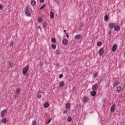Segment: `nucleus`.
Wrapping results in <instances>:
<instances>
[{"label": "nucleus", "instance_id": "f257e3e1", "mask_svg": "<svg viewBox=\"0 0 125 125\" xmlns=\"http://www.w3.org/2000/svg\"><path fill=\"white\" fill-rule=\"evenodd\" d=\"M30 68V66L26 65L25 66V67L22 70V74L23 75H26L27 74V72H28V70H29V68Z\"/></svg>", "mask_w": 125, "mask_h": 125}, {"label": "nucleus", "instance_id": "f03ea898", "mask_svg": "<svg viewBox=\"0 0 125 125\" xmlns=\"http://www.w3.org/2000/svg\"><path fill=\"white\" fill-rule=\"evenodd\" d=\"M25 15H26V16H31V12H30V10H29V9H28V8H26L25 10Z\"/></svg>", "mask_w": 125, "mask_h": 125}, {"label": "nucleus", "instance_id": "7ed1b4c3", "mask_svg": "<svg viewBox=\"0 0 125 125\" xmlns=\"http://www.w3.org/2000/svg\"><path fill=\"white\" fill-rule=\"evenodd\" d=\"M118 49V45L117 44H115L113 45L112 48V52H115Z\"/></svg>", "mask_w": 125, "mask_h": 125}, {"label": "nucleus", "instance_id": "20e7f679", "mask_svg": "<svg viewBox=\"0 0 125 125\" xmlns=\"http://www.w3.org/2000/svg\"><path fill=\"white\" fill-rule=\"evenodd\" d=\"M99 54L100 56H102L104 54V48H101L99 51Z\"/></svg>", "mask_w": 125, "mask_h": 125}, {"label": "nucleus", "instance_id": "39448f33", "mask_svg": "<svg viewBox=\"0 0 125 125\" xmlns=\"http://www.w3.org/2000/svg\"><path fill=\"white\" fill-rule=\"evenodd\" d=\"M115 110H116V105L113 104L110 107V112L111 113H113V112H115Z\"/></svg>", "mask_w": 125, "mask_h": 125}, {"label": "nucleus", "instance_id": "423d86ee", "mask_svg": "<svg viewBox=\"0 0 125 125\" xmlns=\"http://www.w3.org/2000/svg\"><path fill=\"white\" fill-rule=\"evenodd\" d=\"M21 92V89L17 88L16 91L17 94H16L15 97H17V96H18V95H19V94H20Z\"/></svg>", "mask_w": 125, "mask_h": 125}, {"label": "nucleus", "instance_id": "0eeeda50", "mask_svg": "<svg viewBox=\"0 0 125 125\" xmlns=\"http://www.w3.org/2000/svg\"><path fill=\"white\" fill-rule=\"evenodd\" d=\"M7 112V109H4L3 110H2L1 111V117L2 118H4V115H5V112Z\"/></svg>", "mask_w": 125, "mask_h": 125}, {"label": "nucleus", "instance_id": "6e6552de", "mask_svg": "<svg viewBox=\"0 0 125 125\" xmlns=\"http://www.w3.org/2000/svg\"><path fill=\"white\" fill-rule=\"evenodd\" d=\"M54 13L51 11L50 12V18H51V19H53V18H54Z\"/></svg>", "mask_w": 125, "mask_h": 125}, {"label": "nucleus", "instance_id": "1a4fd4ad", "mask_svg": "<svg viewBox=\"0 0 125 125\" xmlns=\"http://www.w3.org/2000/svg\"><path fill=\"white\" fill-rule=\"evenodd\" d=\"M114 30L115 31H116V32H118L119 30H121V27H120L119 25H116L114 27Z\"/></svg>", "mask_w": 125, "mask_h": 125}, {"label": "nucleus", "instance_id": "9d476101", "mask_svg": "<svg viewBox=\"0 0 125 125\" xmlns=\"http://www.w3.org/2000/svg\"><path fill=\"white\" fill-rule=\"evenodd\" d=\"M98 88V84H95L92 86L93 90H96Z\"/></svg>", "mask_w": 125, "mask_h": 125}, {"label": "nucleus", "instance_id": "9b49d317", "mask_svg": "<svg viewBox=\"0 0 125 125\" xmlns=\"http://www.w3.org/2000/svg\"><path fill=\"white\" fill-rule=\"evenodd\" d=\"M37 97L39 99H41V98H42V92L40 90L38 91Z\"/></svg>", "mask_w": 125, "mask_h": 125}, {"label": "nucleus", "instance_id": "f8f14e48", "mask_svg": "<svg viewBox=\"0 0 125 125\" xmlns=\"http://www.w3.org/2000/svg\"><path fill=\"white\" fill-rule=\"evenodd\" d=\"M62 43L64 44V45H67V44H68V40L63 39L62 40Z\"/></svg>", "mask_w": 125, "mask_h": 125}, {"label": "nucleus", "instance_id": "ddd939ff", "mask_svg": "<svg viewBox=\"0 0 125 125\" xmlns=\"http://www.w3.org/2000/svg\"><path fill=\"white\" fill-rule=\"evenodd\" d=\"M64 84H65V82H64L63 81H61L59 84L60 87H62V86H64Z\"/></svg>", "mask_w": 125, "mask_h": 125}, {"label": "nucleus", "instance_id": "4468645a", "mask_svg": "<svg viewBox=\"0 0 125 125\" xmlns=\"http://www.w3.org/2000/svg\"><path fill=\"white\" fill-rule=\"evenodd\" d=\"M117 90L118 93H121V92L122 91V86H119L117 88Z\"/></svg>", "mask_w": 125, "mask_h": 125}, {"label": "nucleus", "instance_id": "2eb2a0df", "mask_svg": "<svg viewBox=\"0 0 125 125\" xmlns=\"http://www.w3.org/2000/svg\"><path fill=\"white\" fill-rule=\"evenodd\" d=\"M115 23L114 22H111L109 24V27L111 28V29H113V28H115Z\"/></svg>", "mask_w": 125, "mask_h": 125}, {"label": "nucleus", "instance_id": "dca6fc26", "mask_svg": "<svg viewBox=\"0 0 125 125\" xmlns=\"http://www.w3.org/2000/svg\"><path fill=\"white\" fill-rule=\"evenodd\" d=\"M81 38H82V35L80 34L77 35L75 37V39H76V40H80Z\"/></svg>", "mask_w": 125, "mask_h": 125}, {"label": "nucleus", "instance_id": "f3484780", "mask_svg": "<svg viewBox=\"0 0 125 125\" xmlns=\"http://www.w3.org/2000/svg\"><path fill=\"white\" fill-rule=\"evenodd\" d=\"M113 86H117V85H119V82L115 81L113 83Z\"/></svg>", "mask_w": 125, "mask_h": 125}, {"label": "nucleus", "instance_id": "a211bd4d", "mask_svg": "<svg viewBox=\"0 0 125 125\" xmlns=\"http://www.w3.org/2000/svg\"><path fill=\"white\" fill-rule=\"evenodd\" d=\"M31 5L35 6L37 4V2H36V0H32L31 1Z\"/></svg>", "mask_w": 125, "mask_h": 125}, {"label": "nucleus", "instance_id": "6ab92c4d", "mask_svg": "<svg viewBox=\"0 0 125 125\" xmlns=\"http://www.w3.org/2000/svg\"><path fill=\"white\" fill-rule=\"evenodd\" d=\"M83 100L84 103H87V102H88V98L85 97L83 98Z\"/></svg>", "mask_w": 125, "mask_h": 125}, {"label": "nucleus", "instance_id": "aec40b11", "mask_svg": "<svg viewBox=\"0 0 125 125\" xmlns=\"http://www.w3.org/2000/svg\"><path fill=\"white\" fill-rule=\"evenodd\" d=\"M44 107L45 108H48V107H49V104H48V103H45L44 104Z\"/></svg>", "mask_w": 125, "mask_h": 125}, {"label": "nucleus", "instance_id": "412c9836", "mask_svg": "<svg viewBox=\"0 0 125 125\" xmlns=\"http://www.w3.org/2000/svg\"><path fill=\"white\" fill-rule=\"evenodd\" d=\"M65 107H66V109H70V108L71 107V104H70L69 103H67L66 104Z\"/></svg>", "mask_w": 125, "mask_h": 125}, {"label": "nucleus", "instance_id": "4be33fe9", "mask_svg": "<svg viewBox=\"0 0 125 125\" xmlns=\"http://www.w3.org/2000/svg\"><path fill=\"white\" fill-rule=\"evenodd\" d=\"M91 95L92 96H95V95H96V91H92L91 93Z\"/></svg>", "mask_w": 125, "mask_h": 125}, {"label": "nucleus", "instance_id": "5701e85b", "mask_svg": "<svg viewBox=\"0 0 125 125\" xmlns=\"http://www.w3.org/2000/svg\"><path fill=\"white\" fill-rule=\"evenodd\" d=\"M97 44L98 46H101V45H102V42L100 41H99L97 42Z\"/></svg>", "mask_w": 125, "mask_h": 125}, {"label": "nucleus", "instance_id": "b1692460", "mask_svg": "<svg viewBox=\"0 0 125 125\" xmlns=\"http://www.w3.org/2000/svg\"><path fill=\"white\" fill-rule=\"evenodd\" d=\"M108 19H109V16L105 15V16L104 17V21H107V20H108Z\"/></svg>", "mask_w": 125, "mask_h": 125}, {"label": "nucleus", "instance_id": "393cba45", "mask_svg": "<svg viewBox=\"0 0 125 125\" xmlns=\"http://www.w3.org/2000/svg\"><path fill=\"white\" fill-rule=\"evenodd\" d=\"M31 125H37V121L36 120L32 121Z\"/></svg>", "mask_w": 125, "mask_h": 125}, {"label": "nucleus", "instance_id": "a878e982", "mask_svg": "<svg viewBox=\"0 0 125 125\" xmlns=\"http://www.w3.org/2000/svg\"><path fill=\"white\" fill-rule=\"evenodd\" d=\"M38 22H39V23H42V18L41 17H40L38 19Z\"/></svg>", "mask_w": 125, "mask_h": 125}, {"label": "nucleus", "instance_id": "bb28decb", "mask_svg": "<svg viewBox=\"0 0 125 125\" xmlns=\"http://www.w3.org/2000/svg\"><path fill=\"white\" fill-rule=\"evenodd\" d=\"M2 122L3 124H6L7 120L6 119V118H3L2 120Z\"/></svg>", "mask_w": 125, "mask_h": 125}, {"label": "nucleus", "instance_id": "cd10ccee", "mask_svg": "<svg viewBox=\"0 0 125 125\" xmlns=\"http://www.w3.org/2000/svg\"><path fill=\"white\" fill-rule=\"evenodd\" d=\"M56 54H57V55L60 54V50H56Z\"/></svg>", "mask_w": 125, "mask_h": 125}, {"label": "nucleus", "instance_id": "c85d7f7f", "mask_svg": "<svg viewBox=\"0 0 125 125\" xmlns=\"http://www.w3.org/2000/svg\"><path fill=\"white\" fill-rule=\"evenodd\" d=\"M52 46V48H53V49H55V48H56V45L53 44L51 45Z\"/></svg>", "mask_w": 125, "mask_h": 125}, {"label": "nucleus", "instance_id": "c756f323", "mask_svg": "<svg viewBox=\"0 0 125 125\" xmlns=\"http://www.w3.org/2000/svg\"><path fill=\"white\" fill-rule=\"evenodd\" d=\"M97 76H98V73L95 72V73H94V75H93L94 78H96Z\"/></svg>", "mask_w": 125, "mask_h": 125}, {"label": "nucleus", "instance_id": "7c9ffc66", "mask_svg": "<svg viewBox=\"0 0 125 125\" xmlns=\"http://www.w3.org/2000/svg\"><path fill=\"white\" fill-rule=\"evenodd\" d=\"M43 27L45 29L46 28V22H43L42 24Z\"/></svg>", "mask_w": 125, "mask_h": 125}, {"label": "nucleus", "instance_id": "2f4dec72", "mask_svg": "<svg viewBox=\"0 0 125 125\" xmlns=\"http://www.w3.org/2000/svg\"><path fill=\"white\" fill-rule=\"evenodd\" d=\"M14 45V42L13 41H11L10 43V46H13Z\"/></svg>", "mask_w": 125, "mask_h": 125}, {"label": "nucleus", "instance_id": "473e14b6", "mask_svg": "<svg viewBox=\"0 0 125 125\" xmlns=\"http://www.w3.org/2000/svg\"><path fill=\"white\" fill-rule=\"evenodd\" d=\"M67 121H68V122H72V117H68L67 118Z\"/></svg>", "mask_w": 125, "mask_h": 125}, {"label": "nucleus", "instance_id": "72a5a7b5", "mask_svg": "<svg viewBox=\"0 0 125 125\" xmlns=\"http://www.w3.org/2000/svg\"><path fill=\"white\" fill-rule=\"evenodd\" d=\"M51 41L52 42H56V39L55 38H52Z\"/></svg>", "mask_w": 125, "mask_h": 125}, {"label": "nucleus", "instance_id": "f704fd0d", "mask_svg": "<svg viewBox=\"0 0 125 125\" xmlns=\"http://www.w3.org/2000/svg\"><path fill=\"white\" fill-rule=\"evenodd\" d=\"M45 7V4H44L40 8V10L44 8Z\"/></svg>", "mask_w": 125, "mask_h": 125}, {"label": "nucleus", "instance_id": "c9c22d12", "mask_svg": "<svg viewBox=\"0 0 125 125\" xmlns=\"http://www.w3.org/2000/svg\"><path fill=\"white\" fill-rule=\"evenodd\" d=\"M3 8V5L2 4H0V10L2 9Z\"/></svg>", "mask_w": 125, "mask_h": 125}, {"label": "nucleus", "instance_id": "e433bc0d", "mask_svg": "<svg viewBox=\"0 0 125 125\" xmlns=\"http://www.w3.org/2000/svg\"><path fill=\"white\" fill-rule=\"evenodd\" d=\"M59 78L60 79H62V78H63V74H60Z\"/></svg>", "mask_w": 125, "mask_h": 125}, {"label": "nucleus", "instance_id": "4c0bfd02", "mask_svg": "<svg viewBox=\"0 0 125 125\" xmlns=\"http://www.w3.org/2000/svg\"><path fill=\"white\" fill-rule=\"evenodd\" d=\"M50 122H51V119H50L48 122H47V125H48V124H49V123H50Z\"/></svg>", "mask_w": 125, "mask_h": 125}, {"label": "nucleus", "instance_id": "58836bf2", "mask_svg": "<svg viewBox=\"0 0 125 125\" xmlns=\"http://www.w3.org/2000/svg\"><path fill=\"white\" fill-rule=\"evenodd\" d=\"M111 34H112V31H109L108 32V35H111Z\"/></svg>", "mask_w": 125, "mask_h": 125}, {"label": "nucleus", "instance_id": "ea45409f", "mask_svg": "<svg viewBox=\"0 0 125 125\" xmlns=\"http://www.w3.org/2000/svg\"><path fill=\"white\" fill-rule=\"evenodd\" d=\"M67 112H68V110H64L63 111V114H66V113H67Z\"/></svg>", "mask_w": 125, "mask_h": 125}, {"label": "nucleus", "instance_id": "a19ab883", "mask_svg": "<svg viewBox=\"0 0 125 125\" xmlns=\"http://www.w3.org/2000/svg\"><path fill=\"white\" fill-rule=\"evenodd\" d=\"M9 65H10V66H11V67H12V62H10Z\"/></svg>", "mask_w": 125, "mask_h": 125}, {"label": "nucleus", "instance_id": "79ce46f5", "mask_svg": "<svg viewBox=\"0 0 125 125\" xmlns=\"http://www.w3.org/2000/svg\"><path fill=\"white\" fill-rule=\"evenodd\" d=\"M40 2H43L44 1V0H40Z\"/></svg>", "mask_w": 125, "mask_h": 125}, {"label": "nucleus", "instance_id": "37998d69", "mask_svg": "<svg viewBox=\"0 0 125 125\" xmlns=\"http://www.w3.org/2000/svg\"><path fill=\"white\" fill-rule=\"evenodd\" d=\"M65 34H66L67 38H69V35H68V34L66 32H65Z\"/></svg>", "mask_w": 125, "mask_h": 125}, {"label": "nucleus", "instance_id": "c03bdc74", "mask_svg": "<svg viewBox=\"0 0 125 125\" xmlns=\"http://www.w3.org/2000/svg\"><path fill=\"white\" fill-rule=\"evenodd\" d=\"M38 28H39V29H40V30H42V27L39 26Z\"/></svg>", "mask_w": 125, "mask_h": 125}, {"label": "nucleus", "instance_id": "a18cd8bd", "mask_svg": "<svg viewBox=\"0 0 125 125\" xmlns=\"http://www.w3.org/2000/svg\"><path fill=\"white\" fill-rule=\"evenodd\" d=\"M63 32H64V33H67V32H66V30H64Z\"/></svg>", "mask_w": 125, "mask_h": 125}, {"label": "nucleus", "instance_id": "49530a36", "mask_svg": "<svg viewBox=\"0 0 125 125\" xmlns=\"http://www.w3.org/2000/svg\"><path fill=\"white\" fill-rule=\"evenodd\" d=\"M124 56H125V53H124Z\"/></svg>", "mask_w": 125, "mask_h": 125}]
</instances>
